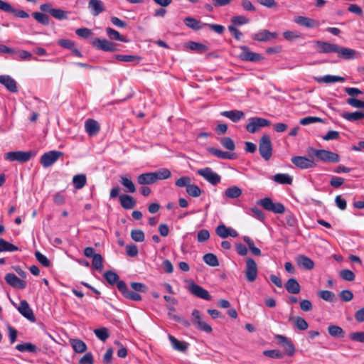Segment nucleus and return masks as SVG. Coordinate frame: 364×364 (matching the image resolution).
Here are the masks:
<instances>
[{"instance_id":"1","label":"nucleus","mask_w":364,"mask_h":364,"mask_svg":"<svg viewBox=\"0 0 364 364\" xmlns=\"http://www.w3.org/2000/svg\"><path fill=\"white\" fill-rule=\"evenodd\" d=\"M308 156H316L318 160L326 163H337L340 161L338 154L326 149H316L309 147L307 149Z\"/></svg>"},{"instance_id":"2","label":"nucleus","mask_w":364,"mask_h":364,"mask_svg":"<svg viewBox=\"0 0 364 364\" xmlns=\"http://www.w3.org/2000/svg\"><path fill=\"white\" fill-rule=\"evenodd\" d=\"M259 151L261 156L265 160L268 161L272 155V144L270 137L268 135H263L259 144Z\"/></svg>"},{"instance_id":"3","label":"nucleus","mask_w":364,"mask_h":364,"mask_svg":"<svg viewBox=\"0 0 364 364\" xmlns=\"http://www.w3.org/2000/svg\"><path fill=\"white\" fill-rule=\"evenodd\" d=\"M257 204L262 205L265 210L274 213L282 214L285 212V207L281 203H274L268 197L264 198L257 201Z\"/></svg>"},{"instance_id":"4","label":"nucleus","mask_w":364,"mask_h":364,"mask_svg":"<svg viewBox=\"0 0 364 364\" xmlns=\"http://www.w3.org/2000/svg\"><path fill=\"white\" fill-rule=\"evenodd\" d=\"M271 124L270 121L258 117H250L249 122L246 124V129L250 133H255L262 127H269Z\"/></svg>"},{"instance_id":"5","label":"nucleus","mask_w":364,"mask_h":364,"mask_svg":"<svg viewBox=\"0 0 364 364\" xmlns=\"http://www.w3.org/2000/svg\"><path fill=\"white\" fill-rule=\"evenodd\" d=\"M197 174L213 186L218 184L221 181V176L210 167L198 169Z\"/></svg>"},{"instance_id":"6","label":"nucleus","mask_w":364,"mask_h":364,"mask_svg":"<svg viewBox=\"0 0 364 364\" xmlns=\"http://www.w3.org/2000/svg\"><path fill=\"white\" fill-rule=\"evenodd\" d=\"M258 274V267L255 261L247 257L245 260V275L247 282H253L256 280Z\"/></svg>"},{"instance_id":"7","label":"nucleus","mask_w":364,"mask_h":364,"mask_svg":"<svg viewBox=\"0 0 364 364\" xmlns=\"http://www.w3.org/2000/svg\"><path fill=\"white\" fill-rule=\"evenodd\" d=\"M191 315L192 323L197 329L208 333L212 332V327L203 320L200 313L198 309L193 310Z\"/></svg>"},{"instance_id":"8","label":"nucleus","mask_w":364,"mask_h":364,"mask_svg":"<svg viewBox=\"0 0 364 364\" xmlns=\"http://www.w3.org/2000/svg\"><path fill=\"white\" fill-rule=\"evenodd\" d=\"M33 155L32 151H10L5 154L4 159L9 161L24 163L29 161Z\"/></svg>"},{"instance_id":"9","label":"nucleus","mask_w":364,"mask_h":364,"mask_svg":"<svg viewBox=\"0 0 364 364\" xmlns=\"http://www.w3.org/2000/svg\"><path fill=\"white\" fill-rule=\"evenodd\" d=\"M291 163L296 167L301 169H307L316 166V163L313 157H305V156H293L291 159Z\"/></svg>"},{"instance_id":"10","label":"nucleus","mask_w":364,"mask_h":364,"mask_svg":"<svg viewBox=\"0 0 364 364\" xmlns=\"http://www.w3.org/2000/svg\"><path fill=\"white\" fill-rule=\"evenodd\" d=\"M63 154L62 152L58 151L46 152L41 156L40 162L44 168H48L53 164Z\"/></svg>"},{"instance_id":"11","label":"nucleus","mask_w":364,"mask_h":364,"mask_svg":"<svg viewBox=\"0 0 364 364\" xmlns=\"http://www.w3.org/2000/svg\"><path fill=\"white\" fill-rule=\"evenodd\" d=\"M241 53L240 58L245 61L257 62L263 59V57L257 53L252 52L250 48L245 46L240 47Z\"/></svg>"},{"instance_id":"12","label":"nucleus","mask_w":364,"mask_h":364,"mask_svg":"<svg viewBox=\"0 0 364 364\" xmlns=\"http://www.w3.org/2000/svg\"><path fill=\"white\" fill-rule=\"evenodd\" d=\"M117 289L122 293L124 297L132 301H140L141 296L139 294L129 290L124 281L117 282Z\"/></svg>"},{"instance_id":"13","label":"nucleus","mask_w":364,"mask_h":364,"mask_svg":"<svg viewBox=\"0 0 364 364\" xmlns=\"http://www.w3.org/2000/svg\"><path fill=\"white\" fill-rule=\"evenodd\" d=\"M92 46L98 50L106 52H114L117 50L116 45L107 39L95 38L92 41Z\"/></svg>"},{"instance_id":"14","label":"nucleus","mask_w":364,"mask_h":364,"mask_svg":"<svg viewBox=\"0 0 364 364\" xmlns=\"http://www.w3.org/2000/svg\"><path fill=\"white\" fill-rule=\"evenodd\" d=\"M277 36L278 33L277 32H270L267 29H262L254 33L252 38L256 41L266 42L275 39Z\"/></svg>"},{"instance_id":"15","label":"nucleus","mask_w":364,"mask_h":364,"mask_svg":"<svg viewBox=\"0 0 364 364\" xmlns=\"http://www.w3.org/2000/svg\"><path fill=\"white\" fill-rule=\"evenodd\" d=\"M188 291L190 293H191L193 295H194L196 297L210 301L211 300V296L209 294V292L203 289L202 287L195 284L191 283L188 287Z\"/></svg>"},{"instance_id":"16","label":"nucleus","mask_w":364,"mask_h":364,"mask_svg":"<svg viewBox=\"0 0 364 364\" xmlns=\"http://www.w3.org/2000/svg\"><path fill=\"white\" fill-rule=\"evenodd\" d=\"M4 279L6 282L14 288L23 289L26 287V282L13 273L6 274Z\"/></svg>"},{"instance_id":"17","label":"nucleus","mask_w":364,"mask_h":364,"mask_svg":"<svg viewBox=\"0 0 364 364\" xmlns=\"http://www.w3.org/2000/svg\"><path fill=\"white\" fill-rule=\"evenodd\" d=\"M0 84L3 85L11 92L16 93L18 92L17 82L10 75H0Z\"/></svg>"},{"instance_id":"18","label":"nucleus","mask_w":364,"mask_h":364,"mask_svg":"<svg viewBox=\"0 0 364 364\" xmlns=\"http://www.w3.org/2000/svg\"><path fill=\"white\" fill-rule=\"evenodd\" d=\"M316 45L318 46V52L320 53H337L338 45L326 41H317Z\"/></svg>"},{"instance_id":"19","label":"nucleus","mask_w":364,"mask_h":364,"mask_svg":"<svg viewBox=\"0 0 364 364\" xmlns=\"http://www.w3.org/2000/svg\"><path fill=\"white\" fill-rule=\"evenodd\" d=\"M216 234L221 238L228 237H236L238 235L237 232L232 228H228L224 224L219 225L215 230Z\"/></svg>"},{"instance_id":"20","label":"nucleus","mask_w":364,"mask_h":364,"mask_svg":"<svg viewBox=\"0 0 364 364\" xmlns=\"http://www.w3.org/2000/svg\"><path fill=\"white\" fill-rule=\"evenodd\" d=\"M18 311L28 320L31 321H35V316L33 315V311L30 308L28 303L26 300L21 301L20 305L18 307Z\"/></svg>"},{"instance_id":"21","label":"nucleus","mask_w":364,"mask_h":364,"mask_svg":"<svg viewBox=\"0 0 364 364\" xmlns=\"http://www.w3.org/2000/svg\"><path fill=\"white\" fill-rule=\"evenodd\" d=\"M85 129L89 136L96 135L100 129L99 123L92 119H88L85 122Z\"/></svg>"},{"instance_id":"22","label":"nucleus","mask_w":364,"mask_h":364,"mask_svg":"<svg viewBox=\"0 0 364 364\" xmlns=\"http://www.w3.org/2000/svg\"><path fill=\"white\" fill-rule=\"evenodd\" d=\"M337 55L345 60H353L357 58L356 51L353 49L338 46Z\"/></svg>"},{"instance_id":"23","label":"nucleus","mask_w":364,"mask_h":364,"mask_svg":"<svg viewBox=\"0 0 364 364\" xmlns=\"http://www.w3.org/2000/svg\"><path fill=\"white\" fill-rule=\"evenodd\" d=\"M220 114L228 118L233 122H238L245 118V113L242 111L237 109L223 111L220 113Z\"/></svg>"},{"instance_id":"24","label":"nucleus","mask_w":364,"mask_h":364,"mask_svg":"<svg viewBox=\"0 0 364 364\" xmlns=\"http://www.w3.org/2000/svg\"><path fill=\"white\" fill-rule=\"evenodd\" d=\"M298 266L306 270H311L314 267V261L305 255H299L296 258Z\"/></svg>"},{"instance_id":"25","label":"nucleus","mask_w":364,"mask_h":364,"mask_svg":"<svg viewBox=\"0 0 364 364\" xmlns=\"http://www.w3.org/2000/svg\"><path fill=\"white\" fill-rule=\"evenodd\" d=\"M88 8L93 16H98L105 11L104 4L101 0H90Z\"/></svg>"},{"instance_id":"26","label":"nucleus","mask_w":364,"mask_h":364,"mask_svg":"<svg viewBox=\"0 0 364 364\" xmlns=\"http://www.w3.org/2000/svg\"><path fill=\"white\" fill-rule=\"evenodd\" d=\"M119 198L122 207L124 209H132L136 205V202L132 196L122 194L119 196Z\"/></svg>"},{"instance_id":"27","label":"nucleus","mask_w":364,"mask_h":364,"mask_svg":"<svg viewBox=\"0 0 364 364\" xmlns=\"http://www.w3.org/2000/svg\"><path fill=\"white\" fill-rule=\"evenodd\" d=\"M183 22L187 27L194 31L201 30L205 26V23H202L200 21L191 16L186 17Z\"/></svg>"},{"instance_id":"28","label":"nucleus","mask_w":364,"mask_h":364,"mask_svg":"<svg viewBox=\"0 0 364 364\" xmlns=\"http://www.w3.org/2000/svg\"><path fill=\"white\" fill-rule=\"evenodd\" d=\"M208 151L218 157V159H235L236 158V155L235 153H230L227 151H224L213 147L209 148Z\"/></svg>"},{"instance_id":"29","label":"nucleus","mask_w":364,"mask_h":364,"mask_svg":"<svg viewBox=\"0 0 364 364\" xmlns=\"http://www.w3.org/2000/svg\"><path fill=\"white\" fill-rule=\"evenodd\" d=\"M314 80L318 82H323L326 84L345 81V78L343 77L331 75H326L321 77H315Z\"/></svg>"},{"instance_id":"30","label":"nucleus","mask_w":364,"mask_h":364,"mask_svg":"<svg viewBox=\"0 0 364 364\" xmlns=\"http://www.w3.org/2000/svg\"><path fill=\"white\" fill-rule=\"evenodd\" d=\"M136 180L137 183L142 186L151 185L156 182L152 172L141 173L137 176Z\"/></svg>"},{"instance_id":"31","label":"nucleus","mask_w":364,"mask_h":364,"mask_svg":"<svg viewBox=\"0 0 364 364\" xmlns=\"http://www.w3.org/2000/svg\"><path fill=\"white\" fill-rule=\"evenodd\" d=\"M287 291L293 294H296L300 292L301 287L299 282L294 278H290L285 284Z\"/></svg>"},{"instance_id":"32","label":"nucleus","mask_w":364,"mask_h":364,"mask_svg":"<svg viewBox=\"0 0 364 364\" xmlns=\"http://www.w3.org/2000/svg\"><path fill=\"white\" fill-rule=\"evenodd\" d=\"M295 22L306 28H314L317 26L318 24L316 20L305 16H298L296 18Z\"/></svg>"},{"instance_id":"33","label":"nucleus","mask_w":364,"mask_h":364,"mask_svg":"<svg viewBox=\"0 0 364 364\" xmlns=\"http://www.w3.org/2000/svg\"><path fill=\"white\" fill-rule=\"evenodd\" d=\"M87 183V177L84 173L75 175L73 178V184L76 189H82Z\"/></svg>"},{"instance_id":"34","label":"nucleus","mask_w":364,"mask_h":364,"mask_svg":"<svg viewBox=\"0 0 364 364\" xmlns=\"http://www.w3.org/2000/svg\"><path fill=\"white\" fill-rule=\"evenodd\" d=\"M168 339L171 343L172 347L178 351L183 352L188 349V343L181 342L176 339L174 336L169 335Z\"/></svg>"},{"instance_id":"35","label":"nucleus","mask_w":364,"mask_h":364,"mask_svg":"<svg viewBox=\"0 0 364 364\" xmlns=\"http://www.w3.org/2000/svg\"><path fill=\"white\" fill-rule=\"evenodd\" d=\"M70 343L73 347V350L77 353H82L86 351L87 346L81 340L79 339H70Z\"/></svg>"},{"instance_id":"36","label":"nucleus","mask_w":364,"mask_h":364,"mask_svg":"<svg viewBox=\"0 0 364 364\" xmlns=\"http://www.w3.org/2000/svg\"><path fill=\"white\" fill-rule=\"evenodd\" d=\"M273 180L279 184L291 185L292 178L287 173H277L273 176Z\"/></svg>"},{"instance_id":"37","label":"nucleus","mask_w":364,"mask_h":364,"mask_svg":"<svg viewBox=\"0 0 364 364\" xmlns=\"http://www.w3.org/2000/svg\"><path fill=\"white\" fill-rule=\"evenodd\" d=\"M242 193L241 188L234 186L228 188L224 192V196L228 198L234 199L240 197Z\"/></svg>"},{"instance_id":"38","label":"nucleus","mask_w":364,"mask_h":364,"mask_svg":"<svg viewBox=\"0 0 364 364\" xmlns=\"http://www.w3.org/2000/svg\"><path fill=\"white\" fill-rule=\"evenodd\" d=\"M342 117L349 122H355L364 119V112H345L342 114Z\"/></svg>"},{"instance_id":"39","label":"nucleus","mask_w":364,"mask_h":364,"mask_svg":"<svg viewBox=\"0 0 364 364\" xmlns=\"http://www.w3.org/2000/svg\"><path fill=\"white\" fill-rule=\"evenodd\" d=\"M121 184L127 189V192L134 193L136 191V187L130 177L128 176H122L120 177Z\"/></svg>"},{"instance_id":"40","label":"nucleus","mask_w":364,"mask_h":364,"mask_svg":"<svg viewBox=\"0 0 364 364\" xmlns=\"http://www.w3.org/2000/svg\"><path fill=\"white\" fill-rule=\"evenodd\" d=\"M154 173V180L156 182L158 180H165L171 177V173L168 168H159L156 171L152 172Z\"/></svg>"},{"instance_id":"41","label":"nucleus","mask_w":364,"mask_h":364,"mask_svg":"<svg viewBox=\"0 0 364 364\" xmlns=\"http://www.w3.org/2000/svg\"><path fill=\"white\" fill-rule=\"evenodd\" d=\"M106 33H107V36L111 40H115V41H119L125 42V43L129 41L125 37L122 36L117 31H116L112 28H109V27L107 28Z\"/></svg>"},{"instance_id":"42","label":"nucleus","mask_w":364,"mask_h":364,"mask_svg":"<svg viewBox=\"0 0 364 364\" xmlns=\"http://www.w3.org/2000/svg\"><path fill=\"white\" fill-rule=\"evenodd\" d=\"M289 320H292L294 321L295 327L300 331H305L309 327L308 323L302 317L294 316L291 317Z\"/></svg>"},{"instance_id":"43","label":"nucleus","mask_w":364,"mask_h":364,"mask_svg":"<svg viewBox=\"0 0 364 364\" xmlns=\"http://www.w3.org/2000/svg\"><path fill=\"white\" fill-rule=\"evenodd\" d=\"M16 349L20 352L35 353L37 351L38 348L31 343H23L16 345Z\"/></svg>"},{"instance_id":"44","label":"nucleus","mask_w":364,"mask_h":364,"mask_svg":"<svg viewBox=\"0 0 364 364\" xmlns=\"http://www.w3.org/2000/svg\"><path fill=\"white\" fill-rule=\"evenodd\" d=\"M328 331L331 336L335 338H343L344 336V331L342 328L336 325H330L328 327Z\"/></svg>"},{"instance_id":"45","label":"nucleus","mask_w":364,"mask_h":364,"mask_svg":"<svg viewBox=\"0 0 364 364\" xmlns=\"http://www.w3.org/2000/svg\"><path fill=\"white\" fill-rule=\"evenodd\" d=\"M203 261L210 267H217L219 265V262L217 257L212 253H207L203 255Z\"/></svg>"},{"instance_id":"46","label":"nucleus","mask_w":364,"mask_h":364,"mask_svg":"<svg viewBox=\"0 0 364 364\" xmlns=\"http://www.w3.org/2000/svg\"><path fill=\"white\" fill-rule=\"evenodd\" d=\"M104 277L107 282L112 285L114 284H117V282H119L118 274L112 270L105 272Z\"/></svg>"},{"instance_id":"47","label":"nucleus","mask_w":364,"mask_h":364,"mask_svg":"<svg viewBox=\"0 0 364 364\" xmlns=\"http://www.w3.org/2000/svg\"><path fill=\"white\" fill-rule=\"evenodd\" d=\"M18 250V247L9 243L2 238L0 239V252L4 251L14 252Z\"/></svg>"},{"instance_id":"48","label":"nucleus","mask_w":364,"mask_h":364,"mask_svg":"<svg viewBox=\"0 0 364 364\" xmlns=\"http://www.w3.org/2000/svg\"><path fill=\"white\" fill-rule=\"evenodd\" d=\"M188 48L191 50H197L200 53H203L208 50V48L207 46H205L203 43H196L194 41H191L188 43Z\"/></svg>"},{"instance_id":"49","label":"nucleus","mask_w":364,"mask_h":364,"mask_svg":"<svg viewBox=\"0 0 364 364\" xmlns=\"http://www.w3.org/2000/svg\"><path fill=\"white\" fill-rule=\"evenodd\" d=\"M94 333L102 341H105L109 336L108 329L105 327L95 329Z\"/></svg>"},{"instance_id":"50","label":"nucleus","mask_w":364,"mask_h":364,"mask_svg":"<svg viewBox=\"0 0 364 364\" xmlns=\"http://www.w3.org/2000/svg\"><path fill=\"white\" fill-rule=\"evenodd\" d=\"M33 17L40 23L48 26L50 23L49 17L41 12H33L32 14Z\"/></svg>"},{"instance_id":"51","label":"nucleus","mask_w":364,"mask_h":364,"mask_svg":"<svg viewBox=\"0 0 364 364\" xmlns=\"http://www.w3.org/2000/svg\"><path fill=\"white\" fill-rule=\"evenodd\" d=\"M92 267L97 271L101 272L103 268V258L100 254H96L92 258Z\"/></svg>"},{"instance_id":"52","label":"nucleus","mask_w":364,"mask_h":364,"mask_svg":"<svg viewBox=\"0 0 364 364\" xmlns=\"http://www.w3.org/2000/svg\"><path fill=\"white\" fill-rule=\"evenodd\" d=\"M115 58L117 60L119 61H124V62H132V61H136L139 63L141 60V58L137 55H116Z\"/></svg>"},{"instance_id":"53","label":"nucleus","mask_w":364,"mask_h":364,"mask_svg":"<svg viewBox=\"0 0 364 364\" xmlns=\"http://www.w3.org/2000/svg\"><path fill=\"white\" fill-rule=\"evenodd\" d=\"M201 189L196 184L191 183L186 188V193L192 197H198L201 194Z\"/></svg>"},{"instance_id":"54","label":"nucleus","mask_w":364,"mask_h":364,"mask_svg":"<svg viewBox=\"0 0 364 364\" xmlns=\"http://www.w3.org/2000/svg\"><path fill=\"white\" fill-rule=\"evenodd\" d=\"M51 16L58 20H65L68 18V12L60 9H54Z\"/></svg>"},{"instance_id":"55","label":"nucleus","mask_w":364,"mask_h":364,"mask_svg":"<svg viewBox=\"0 0 364 364\" xmlns=\"http://www.w3.org/2000/svg\"><path fill=\"white\" fill-rule=\"evenodd\" d=\"M220 141L224 148L230 151H233L235 149V142L230 137H223Z\"/></svg>"},{"instance_id":"56","label":"nucleus","mask_w":364,"mask_h":364,"mask_svg":"<svg viewBox=\"0 0 364 364\" xmlns=\"http://www.w3.org/2000/svg\"><path fill=\"white\" fill-rule=\"evenodd\" d=\"M191 183V179L188 176H182V177L179 178L178 179H177L175 182V185L177 187H179V188L186 187V188H187V187H188Z\"/></svg>"},{"instance_id":"57","label":"nucleus","mask_w":364,"mask_h":364,"mask_svg":"<svg viewBox=\"0 0 364 364\" xmlns=\"http://www.w3.org/2000/svg\"><path fill=\"white\" fill-rule=\"evenodd\" d=\"M320 298L326 301H333L335 298V294L328 290H322L318 293Z\"/></svg>"},{"instance_id":"58","label":"nucleus","mask_w":364,"mask_h":364,"mask_svg":"<svg viewBox=\"0 0 364 364\" xmlns=\"http://www.w3.org/2000/svg\"><path fill=\"white\" fill-rule=\"evenodd\" d=\"M340 277L345 281L351 282L355 279V274L349 269H343L340 272Z\"/></svg>"},{"instance_id":"59","label":"nucleus","mask_w":364,"mask_h":364,"mask_svg":"<svg viewBox=\"0 0 364 364\" xmlns=\"http://www.w3.org/2000/svg\"><path fill=\"white\" fill-rule=\"evenodd\" d=\"M131 237L136 242H143L145 238L144 232L138 229L132 230Z\"/></svg>"},{"instance_id":"60","label":"nucleus","mask_w":364,"mask_h":364,"mask_svg":"<svg viewBox=\"0 0 364 364\" xmlns=\"http://www.w3.org/2000/svg\"><path fill=\"white\" fill-rule=\"evenodd\" d=\"M301 125H308L316 122H323V119L317 117H306L300 119Z\"/></svg>"},{"instance_id":"61","label":"nucleus","mask_w":364,"mask_h":364,"mask_svg":"<svg viewBox=\"0 0 364 364\" xmlns=\"http://www.w3.org/2000/svg\"><path fill=\"white\" fill-rule=\"evenodd\" d=\"M35 257H36V259L38 260V262L39 263H41L43 266H44L46 267H48L50 266V262L49 259L44 255L41 253L40 252L36 251L35 252Z\"/></svg>"},{"instance_id":"62","label":"nucleus","mask_w":364,"mask_h":364,"mask_svg":"<svg viewBox=\"0 0 364 364\" xmlns=\"http://www.w3.org/2000/svg\"><path fill=\"white\" fill-rule=\"evenodd\" d=\"M347 103L353 107L358 109H364V101L358 100L355 97H350L347 100Z\"/></svg>"},{"instance_id":"63","label":"nucleus","mask_w":364,"mask_h":364,"mask_svg":"<svg viewBox=\"0 0 364 364\" xmlns=\"http://www.w3.org/2000/svg\"><path fill=\"white\" fill-rule=\"evenodd\" d=\"M231 21L235 25H238V26L247 24L250 21L249 18L245 16H233L232 18Z\"/></svg>"},{"instance_id":"64","label":"nucleus","mask_w":364,"mask_h":364,"mask_svg":"<svg viewBox=\"0 0 364 364\" xmlns=\"http://www.w3.org/2000/svg\"><path fill=\"white\" fill-rule=\"evenodd\" d=\"M210 237V233L208 230L205 229L200 230L197 234V240L199 242H204L207 241Z\"/></svg>"}]
</instances>
